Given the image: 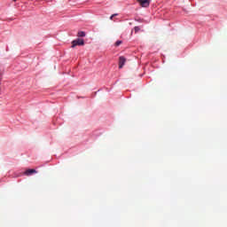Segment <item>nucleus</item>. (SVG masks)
<instances>
[{"label":"nucleus","mask_w":227,"mask_h":227,"mask_svg":"<svg viewBox=\"0 0 227 227\" xmlns=\"http://www.w3.org/2000/svg\"><path fill=\"white\" fill-rule=\"evenodd\" d=\"M139 27H135L134 30H135V33H137L139 31Z\"/></svg>","instance_id":"1a4fd4ad"},{"label":"nucleus","mask_w":227,"mask_h":227,"mask_svg":"<svg viewBox=\"0 0 227 227\" xmlns=\"http://www.w3.org/2000/svg\"><path fill=\"white\" fill-rule=\"evenodd\" d=\"M34 173H36V170L35 168H29L25 171L26 176H31Z\"/></svg>","instance_id":"20e7f679"},{"label":"nucleus","mask_w":227,"mask_h":227,"mask_svg":"<svg viewBox=\"0 0 227 227\" xmlns=\"http://www.w3.org/2000/svg\"><path fill=\"white\" fill-rule=\"evenodd\" d=\"M14 1V3H17V0H13Z\"/></svg>","instance_id":"9d476101"},{"label":"nucleus","mask_w":227,"mask_h":227,"mask_svg":"<svg viewBox=\"0 0 227 227\" xmlns=\"http://www.w3.org/2000/svg\"><path fill=\"white\" fill-rule=\"evenodd\" d=\"M127 59L124 57L119 58V68H123V65H125Z\"/></svg>","instance_id":"7ed1b4c3"},{"label":"nucleus","mask_w":227,"mask_h":227,"mask_svg":"<svg viewBox=\"0 0 227 227\" xmlns=\"http://www.w3.org/2000/svg\"><path fill=\"white\" fill-rule=\"evenodd\" d=\"M77 45H84V40L83 39H76L72 42V48L77 47Z\"/></svg>","instance_id":"f03ea898"},{"label":"nucleus","mask_w":227,"mask_h":227,"mask_svg":"<svg viewBox=\"0 0 227 227\" xmlns=\"http://www.w3.org/2000/svg\"><path fill=\"white\" fill-rule=\"evenodd\" d=\"M119 45H121V41H116L115 47H119Z\"/></svg>","instance_id":"0eeeda50"},{"label":"nucleus","mask_w":227,"mask_h":227,"mask_svg":"<svg viewBox=\"0 0 227 227\" xmlns=\"http://www.w3.org/2000/svg\"><path fill=\"white\" fill-rule=\"evenodd\" d=\"M142 8H148L150 6V0H137Z\"/></svg>","instance_id":"f257e3e1"},{"label":"nucleus","mask_w":227,"mask_h":227,"mask_svg":"<svg viewBox=\"0 0 227 227\" xmlns=\"http://www.w3.org/2000/svg\"><path fill=\"white\" fill-rule=\"evenodd\" d=\"M118 14H113L111 17H110V20H113V19H114V17H116Z\"/></svg>","instance_id":"6e6552de"},{"label":"nucleus","mask_w":227,"mask_h":227,"mask_svg":"<svg viewBox=\"0 0 227 227\" xmlns=\"http://www.w3.org/2000/svg\"><path fill=\"white\" fill-rule=\"evenodd\" d=\"M2 81H3V70L0 69V84Z\"/></svg>","instance_id":"423d86ee"},{"label":"nucleus","mask_w":227,"mask_h":227,"mask_svg":"<svg viewBox=\"0 0 227 227\" xmlns=\"http://www.w3.org/2000/svg\"><path fill=\"white\" fill-rule=\"evenodd\" d=\"M77 36L82 38V37L86 36V33H84V31H80V32H78Z\"/></svg>","instance_id":"39448f33"}]
</instances>
